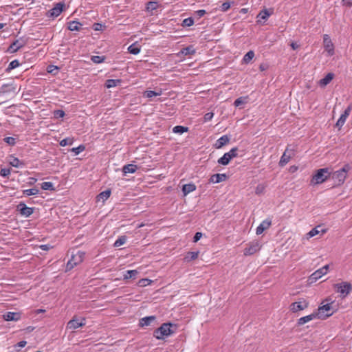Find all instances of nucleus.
Instances as JSON below:
<instances>
[{"label": "nucleus", "mask_w": 352, "mask_h": 352, "mask_svg": "<svg viewBox=\"0 0 352 352\" xmlns=\"http://www.w3.org/2000/svg\"><path fill=\"white\" fill-rule=\"evenodd\" d=\"M39 193V190L36 188L25 189L23 190V194L25 196L36 195Z\"/></svg>", "instance_id": "c9c22d12"}, {"label": "nucleus", "mask_w": 352, "mask_h": 352, "mask_svg": "<svg viewBox=\"0 0 352 352\" xmlns=\"http://www.w3.org/2000/svg\"><path fill=\"white\" fill-rule=\"evenodd\" d=\"M254 56V52L252 50L247 52L243 58V61L245 63H248Z\"/></svg>", "instance_id": "4c0bfd02"}, {"label": "nucleus", "mask_w": 352, "mask_h": 352, "mask_svg": "<svg viewBox=\"0 0 352 352\" xmlns=\"http://www.w3.org/2000/svg\"><path fill=\"white\" fill-rule=\"evenodd\" d=\"M138 272L136 270H127L123 276V279L128 280L131 278H135L138 275Z\"/></svg>", "instance_id": "473e14b6"}, {"label": "nucleus", "mask_w": 352, "mask_h": 352, "mask_svg": "<svg viewBox=\"0 0 352 352\" xmlns=\"http://www.w3.org/2000/svg\"><path fill=\"white\" fill-rule=\"evenodd\" d=\"M51 246L48 244H44V245H41L40 246V248L43 250H49L50 249Z\"/></svg>", "instance_id": "338daca9"}, {"label": "nucleus", "mask_w": 352, "mask_h": 352, "mask_svg": "<svg viewBox=\"0 0 352 352\" xmlns=\"http://www.w3.org/2000/svg\"><path fill=\"white\" fill-rule=\"evenodd\" d=\"M331 170L329 168H320L316 170V173L312 176L311 184L312 185H318L322 184L330 178Z\"/></svg>", "instance_id": "f03ea898"}, {"label": "nucleus", "mask_w": 352, "mask_h": 352, "mask_svg": "<svg viewBox=\"0 0 352 352\" xmlns=\"http://www.w3.org/2000/svg\"><path fill=\"white\" fill-rule=\"evenodd\" d=\"M316 318H318L317 314L316 312L312 313V314H309L308 316L300 318L298 320V325H303L305 323L309 322L311 321L312 320H314V319H315Z\"/></svg>", "instance_id": "a211bd4d"}, {"label": "nucleus", "mask_w": 352, "mask_h": 352, "mask_svg": "<svg viewBox=\"0 0 352 352\" xmlns=\"http://www.w3.org/2000/svg\"><path fill=\"white\" fill-rule=\"evenodd\" d=\"M73 142H74L73 138H67L62 140L60 142V145L61 146H65L67 145H72L73 144Z\"/></svg>", "instance_id": "a18cd8bd"}, {"label": "nucleus", "mask_w": 352, "mask_h": 352, "mask_svg": "<svg viewBox=\"0 0 352 352\" xmlns=\"http://www.w3.org/2000/svg\"><path fill=\"white\" fill-rule=\"evenodd\" d=\"M161 94H162V91H160L159 92H156L155 91L148 90V91H144V96L146 97V98H152L153 96H160Z\"/></svg>", "instance_id": "58836bf2"}, {"label": "nucleus", "mask_w": 352, "mask_h": 352, "mask_svg": "<svg viewBox=\"0 0 352 352\" xmlns=\"http://www.w3.org/2000/svg\"><path fill=\"white\" fill-rule=\"evenodd\" d=\"M229 140H230L229 138L227 135H224L221 136L216 142V144H215L216 148H221L222 146L226 145L229 142Z\"/></svg>", "instance_id": "a878e982"}, {"label": "nucleus", "mask_w": 352, "mask_h": 352, "mask_svg": "<svg viewBox=\"0 0 352 352\" xmlns=\"http://www.w3.org/2000/svg\"><path fill=\"white\" fill-rule=\"evenodd\" d=\"M91 60L94 63H101L102 62H104V56H92L91 58Z\"/></svg>", "instance_id": "3c124183"}, {"label": "nucleus", "mask_w": 352, "mask_h": 352, "mask_svg": "<svg viewBox=\"0 0 352 352\" xmlns=\"http://www.w3.org/2000/svg\"><path fill=\"white\" fill-rule=\"evenodd\" d=\"M9 163L12 166L16 168H21L24 165L23 162H22L17 157H15L14 156L10 157Z\"/></svg>", "instance_id": "bb28decb"}, {"label": "nucleus", "mask_w": 352, "mask_h": 352, "mask_svg": "<svg viewBox=\"0 0 352 352\" xmlns=\"http://www.w3.org/2000/svg\"><path fill=\"white\" fill-rule=\"evenodd\" d=\"M350 170V166L349 164L344 165L342 168L331 172V176L332 180L334 182V186H340L342 184L346 177L347 173Z\"/></svg>", "instance_id": "f257e3e1"}, {"label": "nucleus", "mask_w": 352, "mask_h": 352, "mask_svg": "<svg viewBox=\"0 0 352 352\" xmlns=\"http://www.w3.org/2000/svg\"><path fill=\"white\" fill-rule=\"evenodd\" d=\"M199 252H188L184 257V261L186 263L190 262L197 258Z\"/></svg>", "instance_id": "5701e85b"}, {"label": "nucleus", "mask_w": 352, "mask_h": 352, "mask_svg": "<svg viewBox=\"0 0 352 352\" xmlns=\"http://www.w3.org/2000/svg\"><path fill=\"white\" fill-rule=\"evenodd\" d=\"M105 28V25L102 24V23H95L94 25H93V29L95 30V31H101V30H103V29Z\"/></svg>", "instance_id": "4d7b16f0"}, {"label": "nucleus", "mask_w": 352, "mask_h": 352, "mask_svg": "<svg viewBox=\"0 0 352 352\" xmlns=\"http://www.w3.org/2000/svg\"><path fill=\"white\" fill-rule=\"evenodd\" d=\"M230 6L231 3L230 1H226L221 6V10L223 12H226L230 9Z\"/></svg>", "instance_id": "5fc2aeb1"}, {"label": "nucleus", "mask_w": 352, "mask_h": 352, "mask_svg": "<svg viewBox=\"0 0 352 352\" xmlns=\"http://www.w3.org/2000/svg\"><path fill=\"white\" fill-rule=\"evenodd\" d=\"M334 288L338 293H340L342 298L346 297L352 290V285L347 282H342L334 285Z\"/></svg>", "instance_id": "423d86ee"}, {"label": "nucleus", "mask_w": 352, "mask_h": 352, "mask_svg": "<svg viewBox=\"0 0 352 352\" xmlns=\"http://www.w3.org/2000/svg\"><path fill=\"white\" fill-rule=\"evenodd\" d=\"M261 249L260 243L257 241L250 242L248 247L244 249L243 254L245 256L252 255Z\"/></svg>", "instance_id": "9d476101"}, {"label": "nucleus", "mask_w": 352, "mask_h": 352, "mask_svg": "<svg viewBox=\"0 0 352 352\" xmlns=\"http://www.w3.org/2000/svg\"><path fill=\"white\" fill-rule=\"evenodd\" d=\"M138 169V167L135 164H126L122 168V171L124 175L128 173H134Z\"/></svg>", "instance_id": "cd10ccee"}, {"label": "nucleus", "mask_w": 352, "mask_h": 352, "mask_svg": "<svg viewBox=\"0 0 352 352\" xmlns=\"http://www.w3.org/2000/svg\"><path fill=\"white\" fill-rule=\"evenodd\" d=\"M82 24L78 21H72L68 23V29L70 31H79L81 29Z\"/></svg>", "instance_id": "c85d7f7f"}, {"label": "nucleus", "mask_w": 352, "mask_h": 352, "mask_svg": "<svg viewBox=\"0 0 352 352\" xmlns=\"http://www.w3.org/2000/svg\"><path fill=\"white\" fill-rule=\"evenodd\" d=\"M196 52L195 49L193 47L192 45H189L186 47H184L180 50L179 52V54H182L184 56H189L192 55Z\"/></svg>", "instance_id": "b1692460"}, {"label": "nucleus", "mask_w": 352, "mask_h": 352, "mask_svg": "<svg viewBox=\"0 0 352 352\" xmlns=\"http://www.w3.org/2000/svg\"><path fill=\"white\" fill-rule=\"evenodd\" d=\"M214 113L212 112L206 113L204 116V122H208L212 119Z\"/></svg>", "instance_id": "bf43d9fd"}, {"label": "nucleus", "mask_w": 352, "mask_h": 352, "mask_svg": "<svg viewBox=\"0 0 352 352\" xmlns=\"http://www.w3.org/2000/svg\"><path fill=\"white\" fill-rule=\"evenodd\" d=\"M157 3L154 1H149L146 5V9L148 10H154L157 8Z\"/></svg>", "instance_id": "864d4df0"}, {"label": "nucleus", "mask_w": 352, "mask_h": 352, "mask_svg": "<svg viewBox=\"0 0 352 352\" xmlns=\"http://www.w3.org/2000/svg\"><path fill=\"white\" fill-rule=\"evenodd\" d=\"M206 14L205 10H199L195 12V15L197 16L198 18H201L204 16Z\"/></svg>", "instance_id": "680f3d73"}, {"label": "nucleus", "mask_w": 352, "mask_h": 352, "mask_svg": "<svg viewBox=\"0 0 352 352\" xmlns=\"http://www.w3.org/2000/svg\"><path fill=\"white\" fill-rule=\"evenodd\" d=\"M20 65V63L18 60L15 59L10 63L8 65L6 72H10L11 70L18 67Z\"/></svg>", "instance_id": "ea45409f"}, {"label": "nucleus", "mask_w": 352, "mask_h": 352, "mask_svg": "<svg viewBox=\"0 0 352 352\" xmlns=\"http://www.w3.org/2000/svg\"><path fill=\"white\" fill-rule=\"evenodd\" d=\"M333 74L329 73L323 78L320 79L318 84L320 87L327 86L333 78Z\"/></svg>", "instance_id": "412c9836"}, {"label": "nucleus", "mask_w": 352, "mask_h": 352, "mask_svg": "<svg viewBox=\"0 0 352 352\" xmlns=\"http://www.w3.org/2000/svg\"><path fill=\"white\" fill-rule=\"evenodd\" d=\"M41 188L45 190H54V185L52 182H45L41 184Z\"/></svg>", "instance_id": "a19ab883"}, {"label": "nucleus", "mask_w": 352, "mask_h": 352, "mask_svg": "<svg viewBox=\"0 0 352 352\" xmlns=\"http://www.w3.org/2000/svg\"><path fill=\"white\" fill-rule=\"evenodd\" d=\"M271 225V221L269 219H265L263 221L260 225L256 228V234L257 235L261 234L264 230H267L270 228Z\"/></svg>", "instance_id": "dca6fc26"}, {"label": "nucleus", "mask_w": 352, "mask_h": 352, "mask_svg": "<svg viewBox=\"0 0 352 352\" xmlns=\"http://www.w3.org/2000/svg\"><path fill=\"white\" fill-rule=\"evenodd\" d=\"M329 270V265H326L323 266L322 267L318 269L316 272H314L310 276V279L312 280H316L321 278L322 276L326 274Z\"/></svg>", "instance_id": "4468645a"}, {"label": "nucleus", "mask_w": 352, "mask_h": 352, "mask_svg": "<svg viewBox=\"0 0 352 352\" xmlns=\"http://www.w3.org/2000/svg\"><path fill=\"white\" fill-rule=\"evenodd\" d=\"M194 24V19L192 17L185 19L182 22V25L186 27H190Z\"/></svg>", "instance_id": "49530a36"}, {"label": "nucleus", "mask_w": 352, "mask_h": 352, "mask_svg": "<svg viewBox=\"0 0 352 352\" xmlns=\"http://www.w3.org/2000/svg\"><path fill=\"white\" fill-rule=\"evenodd\" d=\"M309 306V302L304 298H300L299 300L292 303L289 306L290 311L293 313L302 311L307 309Z\"/></svg>", "instance_id": "0eeeda50"}, {"label": "nucleus", "mask_w": 352, "mask_h": 352, "mask_svg": "<svg viewBox=\"0 0 352 352\" xmlns=\"http://www.w3.org/2000/svg\"><path fill=\"white\" fill-rule=\"evenodd\" d=\"M58 67H56V66H54V65H50L47 67V72L49 73H53L54 71H57L58 70Z\"/></svg>", "instance_id": "0e129e2a"}, {"label": "nucleus", "mask_w": 352, "mask_h": 352, "mask_svg": "<svg viewBox=\"0 0 352 352\" xmlns=\"http://www.w3.org/2000/svg\"><path fill=\"white\" fill-rule=\"evenodd\" d=\"M265 190V186L263 185L259 184L256 186L255 192L257 195L262 194Z\"/></svg>", "instance_id": "052dcab7"}, {"label": "nucleus", "mask_w": 352, "mask_h": 352, "mask_svg": "<svg viewBox=\"0 0 352 352\" xmlns=\"http://www.w3.org/2000/svg\"><path fill=\"white\" fill-rule=\"evenodd\" d=\"M4 142L8 145L14 146L16 143L15 138L13 137H6L3 139Z\"/></svg>", "instance_id": "6e6d98bb"}, {"label": "nucleus", "mask_w": 352, "mask_h": 352, "mask_svg": "<svg viewBox=\"0 0 352 352\" xmlns=\"http://www.w3.org/2000/svg\"><path fill=\"white\" fill-rule=\"evenodd\" d=\"M128 51L130 54L136 55L140 53V47L136 43H133L129 46Z\"/></svg>", "instance_id": "7c9ffc66"}, {"label": "nucleus", "mask_w": 352, "mask_h": 352, "mask_svg": "<svg viewBox=\"0 0 352 352\" xmlns=\"http://www.w3.org/2000/svg\"><path fill=\"white\" fill-rule=\"evenodd\" d=\"M270 14H271L269 12V11L265 9L260 12V13L258 15V17L263 20H266L270 16Z\"/></svg>", "instance_id": "37998d69"}, {"label": "nucleus", "mask_w": 352, "mask_h": 352, "mask_svg": "<svg viewBox=\"0 0 352 352\" xmlns=\"http://www.w3.org/2000/svg\"><path fill=\"white\" fill-rule=\"evenodd\" d=\"M171 327V323H164L154 331L153 336L157 340H163L173 333Z\"/></svg>", "instance_id": "7ed1b4c3"}, {"label": "nucleus", "mask_w": 352, "mask_h": 352, "mask_svg": "<svg viewBox=\"0 0 352 352\" xmlns=\"http://www.w3.org/2000/svg\"><path fill=\"white\" fill-rule=\"evenodd\" d=\"M126 240H127V237L126 236H124V235L120 236L116 239V241H115V243L113 244V246L116 247V248L120 247V246L124 245L126 243Z\"/></svg>", "instance_id": "e433bc0d"}, {"label": "nucleus", "mask_w": 352, "mask_h": 352, "mask_svg": "<svg viewBox=\"0 0 352 352\" xmlns=\"http://www.w3.org/2000/svg\"><path fill=\"white\" fill-rule=\"evenodd\" d=\"M110 195L111 190L109 189L102 191L96 197L97 201H102L104 203L110 197Z\"/></svg>", "instance_id": "4be33fe9"}, {"label": "nucleus", "mask_w": 352, "mask_h": 352, "mask_svg": "<svg viewBox=\"0 0 352 352\" xmlns=\"http://www.w3.org/2000/svg\"><path fill=\"white\" fill-rule=\"evenodd\" d=\"M290 146H288L283 153L279 161V165L280 166H285L290 160V159L294 155V150L289 148Z\"/></svg>", "instance_id": "9b49d317"}, {"label": "nucleus", "mask_w": 352, "mask_h": 352, "mask_svg": "<svg viewBox=\"0 0 352 352\" xmlns=\"http://www.w3.org/2000/svg\"><path fill=\"white\" fill-rule=\"evenodd\" d=\"M64 6V3H57L53 8L49 10L47 16L53 18L58 16L63 12Z\"/></svg>", "instance_id": "f8f14e48"}, {"label": "nucleus", "mask_w": 352, "mask_h": 352, "mask_svg": "<svg viewBox=\"0 0 352 352\" xmlns=\"http://www.w3.org/2000/svg\"><path fill=\"white\" fill-rule=\"evenodd\" d=\"M231 157L228 155L227 153L218 160V163L221 165H228L231 160Z\"/></svg>", "instance_id": "2f4dec72"}, {"label": "nucleus", "mask_w": 352, "mask_h": 352, "mask_svg": "<svg viewBox=\"0 0 352 352\" xmlns=\"http://www.w3.org/2000/svg\"><path fill=\"white\" fill-rule=\"evenodd\" d=\"M320 233V231L318 229V227L314 228L311 229L307 234V239H309L311 237H314L318 234Z\"/></svg>", "instance_id": "79ce46f5"}, {"label": "nucleus", "mask_w": 352, "mask_h": 352, "mask_svg": "<svg viewBox=\"0 0 352 352\" xmlns=\"http://www.w3.org/2000/svg\"><path fill=\"white\" fill-rule=\"evenodd\" d=\"M352 110V105L350 104L347 107V108L344 110L343 113L341 114L339 119L336 122V126L341 128L345 123L347 118L351 113V111Z\"/></svg>", "instance_id": "ddd939ff"}, {"label": "nucleus", "mask_w": 352, "mask_h": 352, "mask_svg": "<svg viewBox=\"0 0 352 352\" xmlns=\"http://www.w3.org/2000/svg\"><path fill=\"white\" fill-rule=\"evenodd\" d=\"M53 115H54V118H63L65 113L64 112V111L61 110V109H56V110H54V112H53Z\"/></svg>", "instance_id": "c03bdc74"}, {"label": "nucleus", "mask_w": 352, "mask_h": 352, "mask_svg": "<svg viewBox=\"0 0 352 352\" xmlns=\"http://www.w3.org/2000/svg\"><path fill=\"white\" fill-rule=\"evenodd\" d=\"M267 68H268V65L267 64H265V63H262L259 66V69H260L261 71H265Z\"/></svg>", "instance_id": "774afa93"}, {"label": "nucleus", "mask_w": 352, "mask_h": 352, "mask_svg": "<svg viewBox=\"0 0 352 352\" xmlns=\"http://www.w3.org/2000/svg\"><path fill=\"white\" fill-rule=\"evenodd\" d=\"M202 236V233L197 232L195 233L194 237H193V242L196 243L197 242Z\"/></svg>", "instance_id": "e2e57ef3"}, {"label": "nucleus", "mask_w": 352, "mask_h": 352, "mask_svg": "<svg viewBox=\"0 0 352 352\" xmlns=\"http://www.w3.org/2000/svg\"><path fill=\"white\" fill-rule=\"evenodd\" d=\"M196 186L194 184H187L183 186L182 192L184 195H186L194 190H195Z\"/></svg>", "instance_id": "c756f323"}, {"label": "nucleus", "mask_w": 352, "mask_h": 352, "mask_svg": "<svg viewBox=\"0 0 352 352\" xmlns=\"http://www.w3.org/2000/svg\"><path fill=\"white\" fill-rule=\"evenodd\" d=\"M84 256L85 253L80 251H78L76 254H73L67 263L66 270H71L80 263L83 261Z\"/></svg>", "instance_id": "39448f33"}, {"label": "nucleus", "mask_w": 352, "mask_h": 352, "mask_svg": "<svg viewBox=\"0 0 352 352\" xmlns=\"http://www.w3.org/2000/svg\"><path fill=\"white\" fill-rule=\"evenodd\" d=\"M246 102V98L243 97H239L235 100L234 104L235 107H240Z\"/></svg>", "instance_id": "de8ad7c7"}, {"label": "nucleus", "mask_w": 352, "mask_h": 352, "mask_svg": "<svg viewBox=\"0 0 352 352\" xmlns=\"http://www.w3.org/2000/svg\"><path fill=\"white\" fill-rule=\"evenodd\" d=\"M120 82L121 80L119 79H109L106 81L105 85L107 88H112L116 87L120 84Z\"/></svg>", "instance_id": "72a5a7b5"}, {"label": "nucleus", "mask_w": 352, "mask_h": 352, "mask_svg": "<svg viewBox=\"0 0 352 352\" xmlns=\"http://www.w3.org/2000/svg\"><path fill=\"white\" fill-rule=\"evenodd\" d=\"M151 280L148 278H142L138 281V285L140 287H146L151 283Z\"/></svg>", "instance_id": "09e8293b"}, {"label": "nucleus", "mask_w": 352, "mask_h": 352, "mask_svg": "<svg viewBox=\"0 0 352 352\" xmlns=\"http://www.w3.org/2000/svg\"><path fill=\"white\" fill-rule=\"evenodd\" d=\"M323 45L325 51L327 52L329 56H331L334 54V45L332 43L329 36L328 34L323 35Z\"/></svg>", "instance_id": "1a4fd4ad"}, {"label": "nucleus", "mask_w": 352, "mask_h": 352, "mask_svg": "<svg viewBox=\"0 0 352 352\" xmlns=\"http://www.w3.org/2000/svg\"><path fill=\"white\" fill-rule=\"evenodd\" d=\"M342 3L344 6L351 7L352 6V0H342Z\"/></svg>", "instance_id": "69168bd1"}, {"label": "nucleus", "mask_w": 352, "mask_h": 352, "mask_svg": "<svg viewBox=\"0 0 352 352\" xmlns=\"http://www.w3.org/2000/svg\"><path fill=\"white\" fill-rule=\"evenodd\" d=\"M228 155L231 157V159H233L234 157H236L238 155V148L234 147L230 151L227 152Z\"/></svg>", "instance_id": "603ef678"}, {"label": "nucleus", "mask_w": 352, "mask_h": 352, "mask_svg": "<svg viewBox=\"0 0 352 352\" xmlns=\"http://www.w3.org/2000/svg\"><path fill=\"white\" fill-rule=\"evenodd\" d=\"M18 208L21 214L25 217H30L34 212L33 208L28 207L23 203L19 204Z\"/></svg>", "instance_id": "2eb2a0df"}, {"label": "nucleus", "mask_w": 352, "mask_h": 352, "mask_svg": "<svg viewBox=\"0 0 352 352\" xmlns=\"http://www.w3.org/2000/svg\"><path fill=\"white\" fill-rule=\"evenodd\" d=\"M10 174V170L9 168H1L0 170V175L6 177Z\"/></svg>", "instance_id": "13d9d810"}, {"label": "nucleus", "mask_w": 352, "mask_h": 352, "mask_svg": "<svg viewBox=\"0 0 352 352\" xmlns=\"http://www.w3.org/2000/svg\"><path fill=\"white\" fill-rule=\"evenodd\" d=\"M155 317L153 316L142 318L140 321V325L142 327L148 326L151 324V322L155 321Z\"/></svg>", "instance_id": "393cba45"}, {"label": "nucleus", "mask_w": 352, "mask_h": 352, "mask_svg": "<svg viewBox=\"0 0 352 352\" xmlns=\"http://www.w3.org/2000/svg\"><path fill=\"white\" fill-rule=\"evenodd\" d=\"M24 45L23 43L20 42L19 40L14 41L9 47L8 51L10 53L16 52L18 50L23 47Z\"/></svg>", "instance_id": "aec40b11"}, {"label": "nucleus", "mask_w": 352, "mask_h": 352, "mask_svg": "<svg viewBox=\"0 0 352 352\" xmlns=\"http://www.w3.org/2000/svg\"><path fill=\"white\" fill-rule=\"evenodd\" d=\"M329 301L328 299H326L322 302L323 305L318 307L317 312H316L318 318L322 317L327 318L333 314V302H329Z\"/></svg>", "instance_id": "20e7f679"}, {"label": "nucleus", "mask_w": 352, "mask_h": 352, "mask_svg": "<svg viewBox=\"0 0 352 352\" xmlns=\"http://www.w3.org/2000/svg\"><path fill=\"white\" fill-rule=\"evenodd\" d=\"M85 325V318H82L80 320L78 319L76 317H74L72 320H70L67 324L66 328L70 330H76L79 327H82Z\"/></svg>", "instance_id": "6e6552de"}, {"label": "nucleus", "mask_w": 352, "mask_h": 352, "mask_svg": "<svg viewBox=\"0 0 352 352\" xmlns=\"http://www.w3.org/2000/svg\"><path fill=\"white\" fill-rule=\"evenodd\" d=\"M188 131V128L184 126L177 125L173 127V132L175 133L182 134Z\"/></svg>", "instance_id": "f704fd0d"}, {"label": "nucleus", "mask_w": 352, "mask_h": 352, "mask_svg": "<svg viewBox=\"0 0 352 352\" xmlns=\"http://www.w3.org/2000/svg\"><path fill=\"white\" fill-rule=\"evenodd\" d=\"M85 149V146L82 144L79 145L78 147L72 148L71 151L74 153L75 155H78Z\"/></svg>", "instance_id": "8fccbe9b"}, {"label": "nucleus", "mask_w": 352, "mask_h": 352, "mask_svg": "<svg viewBox=\"0 0 352 352\" xmlns=\"http://www.w3.org/2000/svg\"><path fill=\"white\" fill-rule=\"evenodd\" d=\"M228 178L227 175L224 173H217L211 175L210 178V182L213 184H217L221 182L226 180Z\"/></svg>", "instance_id": "f3484780"}, {"label": "nucleus", "mask_w": 352, "mask_h": 352, "mask_svg": "<svg viewBox=\"0 0 352 352\" xmlns=\"http://www.w3.org/2000/svg\"><path fill=\"white\" fill-rule=\"evenodd\" d=\"M20 318V314L16 312H7L3 315V319L6 321H17Z\"/></svg>", "instance_id": "6ab92c4d"}]
</instances>
